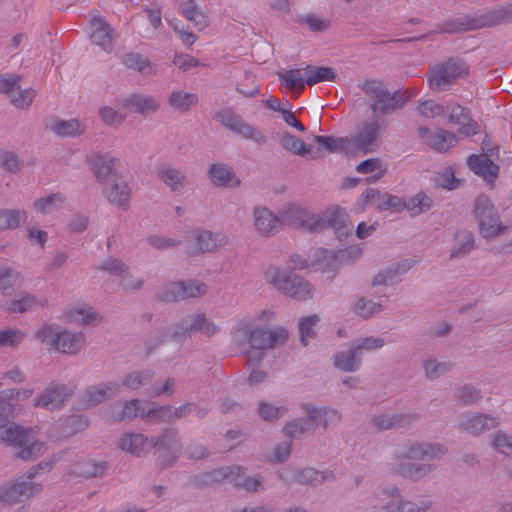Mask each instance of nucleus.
<instances>
[{"instance_id": "nucleus-45", "label": "nucleus", "mask_w": 512, "mask_h": 512, "mask_svg": "<svg viewBox=\"0 0 512 512\" xmlns=\"http://www.w3.org/2000/svg\"><path fill=\"white\" fill-rule=\"evenodd\" d=\"M66 198L62 193H52L47 197H41L34 201L33 207L42 214H49L59 210Z\"/></svg>"}, {"instance_id": "nucleus-1", "label": "nucleus", "mask_w": 512, "mask_h": 512, "mask_svg": "<svg viewBox=\"0 0 512 512\" xmlns=\"http://www.w3.org/2000/svg\"><path fill=\"white\" fill-rule=\"evenodd\" d=\"M512 23V1L497 5L484 13L464 14L445 20L432 33L458 34Z\"/></svg>"}, {"instance_id": "nucleus-50", "label": "nucleus", "mask_w": 512, "mask_h": 512, "mask_svg": "<svg viewBox=\"0 0 512 512\" xmlns=\"http://www.w3.org/2000/svg\"><path fill=\"white\" fill-rule=\"evenodd\" d=\"M481 398V390L471 384L463 385L455 391L456 402L462 407L475 405Z\"/></svg>"}, {"instance_id": "nucleus-5", "label": "nucleus", "mask_w": 512, "mask_h": 512, "mask_svg": "<svg viewBox=\"0 0 512 512\" xmlns=\"http://www.w3.org/2000/svg\"><path fill=\"white\" fill-rule=\"evenodd\" d=\"M226 480L248 492H257L262 487L263 478L259 474L254 477L245 475L241 466L221 467L207 472L202 476V482L205 485L222 483Z\"/></svg>"}, {"instance_id": "nucleus-51", "label": "nucleus", "mask_w": 512, "mask_h": 512, "mask_svg": "<svg viewBox=\"0 0 512 512\" xmlns=\"http://www.w3.org/2000/svg\"><path fill=\"white\" fill-rule=\"evenodd\" d=\"M456 143V135L444 129H439L428 141V145L438 152H445L449 148L455 146Z\"/></svg>"}, {"instance_id": "nucleus-14", "label": "nucleus", "mask_w": 512, "mask_h": 512, "mask_svg": "<svg viewBox=\"0 0 512 512\" xmlns=\"http://www.w3.org/2000/svg\"><path fill=\"white\" fill-rule=\"evenodd\" d=\"M90 168L102 185L110 184L122 178L119 172L120 160L108 154H94L89 159Z\"/></svg>"}, {"instance_id": "nucleus-22", "label": "nucleus", "mask_w": 512, "mask_h": 512, "mask_svg": "<svg viewBox=\"0 0 512 512\" xmlns=\"http://www.w3.org/2000/svg\"><path fill=\"white\" fill-rule=\"evenodd\" d=\"M380 125L376 120L364 122L353 138L354 145L364 152H373L378 147Z\"/></svg>"}, {"instance_id": "nucleus-64", "label": "nucleus", "mask_w": 512, "mask_h": 512, "mask_svg": "<svg viewBox=\"0 0 512 512\" xmlns=\"http://www.w3.org/2000/svg\"><path fill=\"white\" fill-rule=\"evenodd\" d=\"M492 445L498 452L507 456L512 455V436L498 431L493 437Z\"/></svg>"}, {"instance_id": "nucleus-48", "label": "nucleus", "mask_w": 512, "mask_h": 512, "mask_svg": "<svg viewBox=\"0 0 512 512\" xmlns=\"http://www.w3.org/2000/svg\"><path fill=\"white\" fill-rule=\"evenodd\" d=\"M94 269L106 272L118 279L129 272V266L121 259L114 256H108L99 265L95 266Z\"/></svg>"}, {"instance_id": "nucleus-23", "label": "nucleus", "mask_w": 512, "mask_h": 512, "mask_svg": "<svg viewBox=\"0 0 512 512\" xmlns=\"http://www.w3.org/2000/svg\"><path fill=\"white\" fill-rule=\"evenodd\" d=\"M121 450L141 457L153 449V439L141 433H125L119 439Z\"/></svg>"}, {"instance_id": "nucleus-39", "label": "nucleus", "mask_w": 512, "mask_h": 512, "mask_svg": "<svg viewBox=\"0 0 512 512\" xmlns=\"http://www.w3.org/2000/svg\"><path fill=\"white\" fill-rule=\"evenodd\" d=\"M180 13L199 29H203L207 26V16L195 3V0H187L181 2Z\"/></svg>"}, {"instance_id": "nucleus-4", "label": "nucleus", "mask_w": 512, "mask_h": 512, "mask_svg": "<svg viewBox=\"0 0 512 512\" xmlns=\"http://www.w3.org/2000/svg\"><path fill=\"white\" fill-rule=\"evenodd\" d=\"M468 73V66L461 58L450 57L431 67L427 79L431 90L442 92L448 90L453 83Z\"/></svg>"}, {"instance_id": "nucleus-44", "label": "nucleus", "mask_w": 512, "mask_h": 512, "mask_svg": "<svg viewBox=\"0 0 512 512\" xmlns=\"http://www.w3.org/2000/svg\"><path fill=\"white\" fill-rule=\"evenodd\" d=\"M422 367L425 377L430 381H434L450 372L454 367V363L451 361L441 362L435 358H428L423 362Z\"/></svg>"}, {"instance_id": "nucleus-40", "label": "nucleus", "mask_w": 512, "mask_h": 512, "mask_svg": "<svg viewBox=\"0 0 512 512\" xmlns=\"http://www.w3.org/2000/svg\"><path fill=\"white\" fill-rule=\"evenodd\" d=\"M474 248L472 232L460 230L455 234V244L451 249L450 259L466 256Z\"/></svg>"}, {"instance_id": "nucleus-63", "label": "nucleus", "mask_w": 512, "mask_h": 512, "mask_svg": "<svg viewBox=\"0 0 512 512\" xmlns=\"http://www.w3.org/2000/svg\"><path fill=\"white\" fill-rule=\"evenodd\" d=\"M194 321L191 327L194 328L195 332H201L207 337H211L218 331V326L207 319L203 314H193Z\"/></svg>"}, {"instance_id": "nucleus-58", "label": "nucleus", "mask_w": 512, "mask_h": 512, "mask_svg": "<svg viewBox=\"0 0 512 512\" xmlns=\"http://www.w3.org/2000/svg\"><path fill=\"white\" fill-rule=\"evenodd\" d=\"M320 321L318 315H311L304 317L299 322V333H300V341L303 345H307L310 339L315 338L316 332L314 327Z\"/></svg>"}, {"instance_id": "nucleus-42", "label": "nucleus", "mask_w": 512, "mask_h": 512, "mask_svg": "<svg viewBox=\"0 0 512 512\" xmlns=\"http://www.w3.org/2000/svg\"><path fill=\"white\" fill-rule=\"evenodd\" d=\"M27 220V213L22 209H0V231L18 228Z\"/></svg>"}, {"instance_id": "nucleus-61", "label": "nucleus", "mask_w": 512, "mask_h": 512, "mask_svg": "<svg viewBox=\"0 0 512 512\" xmlns=\"http://www.w3.org/2000/svg\"><path fill=\"white\" fill-rule=\"evenodd\" d=\"M434 181L437 187L448 190L457 189L461 183V180L455 177L454 169L451 166H448L442 172L437 173Z\"/></svg>"}, {"instance_id": "nucleus-59", "label": "nucleus", "mask_w": 512, "mask_h": 512, "mask_svg": "<svg viewBox=\"0 0 512 512\" xmlns=\"http://www.w3.org/2000/svg\"><path fill=\"white\" fill-rule=\"evenodd\" d=\"M158 298L163 302L183 301L181 281L165 284L158 293Z\"/></svg>"}, {"instance_id": "nucleus-3", "label": "nucleus", "mask_w": 512, "mask_h": 512, "mask_svg": "<svg viewBox=\"0 0 512 512\" xmlns=\"http://www.w3.org/2000/svg\"><path fill=\"white\" fill-rule=\"evenodd\" d=\"M0 441L18 449L16 457L25 461L37 458L43 447V443L35 439L31 429L14 422L0 424Z\"/></svg>"}, {"instance_id": "nucleus-47", "label": "nucleus", "mask_w": 512, "mask_h": 512, "mask_svg": "<svg viewBox=\"0 0 512 512\" xmlns=\"http://www.w3.org/2000/svg\"><path fill=\"white\" fill-rule=\"evenodd\" d=\"M20 272L12 267L0 268V292L3 295H9L10 290L19 287L22 284Z\"/></svg>"}, {"instance_id": "nucleus-33", "label": "nucleus", "mask_w": 512, "mask_h": 512, "mask_svg": "<svg viewBox=\"0 0 512 512\" xmlns=\"http://www.w3.org/2000/svg\"><path fill=\"white\" fill-rule=\"evenodd\" d=\"M334 367L344 372H355L360 368L361 356L351 343L347 351L338 352L333 355Z\"/></svg>"}, {"instance_id": "nucleus-56", "label": "nucleus", "mask_w": 512, "mask_h": 512, "mask_svg": "<svg viewBox=\"0 0 512 512\" xmlns=\"http://www.w3.org/2000/svg\"><path fill=\"white\" fill-rule=\"evenodd\" d=\"M197 244L193 247H189L187 253L196 254L200 252H210L217 246V240L215 236L206 230L200 231L196 235Z\"/></svg>"}, {"instance_id": "nucleus-37", "label": "nucleus", "mask_w": 512, "mask_h": 512, "mask_svg": "<svg viewBox=\"0 0 512 512\" xmlns=\"http://www.w3.org/2000/svg\"><path fill=\"white\" fill-rule=\"evenodd\" d=\"M303 71L307 77L306 84L309 86H313L324 81H334L337 77L335 70L332 67L327 66L307 65L303 68Z\"/></svg>"}, {"instance_id": "nucleus-41", "label": "nucleus", "mask_w": 512, "mask_h": 512, "mask_svg": "<svg viewBox=\"0 0 512 512\" xmlns=\"http://www.w3.org/2000/svg\"><path fill=\"white\" fill-rule=\"evenodd\" d=\"M154 375L155 372L151 369L132 371L123 377L121 386L131 390H137L140 387L150 384Z\"/></svg>"}, {"instance_id": "nucleus-9", "label": "nucleus", "mask_w": 512, "mask_h": 512, "mask_svg": "<svg viewBox=\"0 0 512 512\" xmlns=\"http://www.w3.org/2000/svg\"><path fill=\"white\" fill-rule=\"evenodd\" d=\"M153 448L157 449V464L161 468L171 467L175 464L183 450V444L175 428H166L161 436H152Z\"/></svg>"}, {"instance_id": "nucleus-43", "label": "nucleus", "mask_w": 512, "mask_h": 512, "mask_svg": "<svg viewBox=\"0 0 512 512\" xmlns=\"http://www.w3.org/2000/svg\"><path fill=\"white\" fill-rule=\"evenodd\" d=\"M403 206L404 210L409 211L412 216H417L429 211L433 207V200L426 193L420 191L407 200H403Z\"/></svg>"}, {"instance_id": "nucleus-12", "label": "nucleus", "mask_w": 512, "mask_h": 512, "mask_svg": "<svg viewBox=\"0 0 512 512\" xmlns=\"http://www.w3.org/2000/svg\"><path fill=\"white\" fill-rule=\"evenodd\" d=\"M42 485L17 478L0 486V503L14 505L37 495Z\"/></svg>"}, {"instance_id": "nucleus-27", "label": "nucleus", "mask_w": 512, "mask_h": 512, "mask_svg": "<svg viewBox=\"0 0 512 512\" xmlns=\"http://www.w3.org/2000/svg\"><path fill=\"white\" fill-rule=\"evenodd\" d=\"M467 165L476 175L481 176L488 183L494 182L499 172V166L483 154L470 155L467 159Z\"/></svg>"}, {"instance_id": "nucleus-17", "label": "nucleus", "mask_w": 512, "mask_h": 512, "mask_svg": "<svg viewBox=\"0 0 512 512\" xmlns=\"http://www.w3.org/2000/svg\"><path fill=\"white\" fill-rule=\"evenodd\" d=\"M421 419V415L414 411L394 414H378L371 418V422L376 430L386 431L391 429L408 428L414 422Z\"/></svg>"}, {"instance_id": "nucleus-16", "label": "nucleus", "mask_w": 512, "mask_h": 512, "mask_svg": "<svg viewBox=\"0 0 512 512\" xmlns=\"http://www.w3.org/2000/svg\"><path fill=\"white\" fill-rule=\"evenodd\" d=\"M301 407L306 414L312 433L317 428L326 430L330 424H338L342 419L341 414L334 408L317 407L308 403L302 404Z\"/></svg>"}, {"instance_id": "nucleus-32", "label": "nucleus", "mask_w": 512, "mask_h": 512, "mask_svg": "<svg viewBox=\"0 0 512 512\" xmlns=\"http://www.w3.org/2000/svg\"><path fill=\"white\" fill-rule=\"evenodd\" d=\"M103 189L107 200L119 207L125 206L129 201L130 189L123 178L106 184Z\"/></svg>"}, {"instance_id": "nucleus-53", "label": "nucleus", "mask_w": 512, "mask_h": 512, "mask_svg": "<svg viewBox=\"0 0 512 512\" xmlns=\"http://www.w3.org/2000/svg\"><path fill=\"white\" fill-rule=\"evenodd\" d=\"M106 470V462L97 463L93 460L82 461L74 466V472L85 478L102 476Z\"/></svg>"}, {"instance_id": "nucleus-25", "label": "nucleus", "mask_w": 512, "mask_h": 512, "mask_svg": "<svg viewBox=\"0 0 512 512\" xmlns=\"http://www.w3.org/2000/svg\"><path fill=\"white\" fill-rule=\"evenodd\" d=\"M91 28L92 42L100 46L104 51L111 52L115 40L113 28L101 16L92 19Z\"/></svg>"}, {"instance_id": "nucleus-18", "label": "nucleus", "mask_w": 512, "mask_h": 512, "mask_svg": "<svg viewBox=\"0 0 512 512\" xmlns=\"http://www.w3.org/2000/svg\"><path fill=\"white\" fill-rule=\"evenodd\" d=\"M121 392V384L115 381L102 382L87 387L83 393L82 402L87 407H95L107 400L113 399Z\"/></svg>"}, {"instance_id": "nucleus-21", "label": "nucleus", "mask_w": 512, "mask_h": 512, "mask_svg": "<svg viewBox=\"0 0 512 512\" xmlns=\"http://www.w3.org/2000/svg\"><path fill=\"white\" fill-rule=\"evenodd\" d=\"M69 395L70 390L67 385L52 383L37 397L34 406L54 410L59 408Z\"/></svg>"}, {"instance_id": "nucleus-19", "label": "nucleus", "mask_w": 512, "mask_h": 512, "mask_svg": "<svg viewBox=\"0 0 512 512\" xmlns=\"http://www.w3.org/2000/svg\"><path fill=\"white\" fill-rule=\"evenodd\" d=\"M317 214L310 213L307 209L299 205L290 204L286 206L278 216L280 226L288 224L296 228H302L309 232L312 230V224Z\"/></svg>"}, {"instance_id": "nucleus-7", "label": "nucleus", "mask_w": 512, "mask_h": 512, "mask_svg": "<svg viewBox=\"0 0 512 512\" xmlns=\"http://www.w3.org/2000/svg\"><path fill=\"white\" fill-rule=\"evenodd\" d=\"M473 215L476 218L481 235L490 240L506 230V227L500 224L498 212L485 194H480L474 202Z\"/></svg>"}, {"instance_id": "nucleus-13", "label": "nucleus", "mask_w": 512, "mask_h": 512, "mask_svg": "<svg viewBox=\"0 0 512 512\" xmlns=\"http://www.w3.org/2000/svg\"><path fill=\"white\" fill-rule=\"evenodd\" d=\"M447 454V448L437 442H413L404 447L398 459L409 461H435Z\"/></svg>"}, {"instance_id": "nucleus-10", "label": "nucleus", "mask_w": 512, "mask_h": 512, "mask_svg": "<svg viewBox=\"0 0 512 512\" xmlns=\"http://www.w3.org/2000/svg\"><path fill=\"white\" fill-rule=\"evenodd\" d=\"M213 118L233 133L251 139L258 144L266 143L267 138L259 129L246 122L230 108L217 111Z\"/></svg>"}, {"instance_id": "nucleus-34", "label": "nucleus", "mask_w": 512, "mask_h": 512, "mask_svg": "<svg viewBox=\"0 0 512 512\" xmlns=\"http://www.w3.org/2000/svg\"><path fill=\"white\" fill-rule=\"evenodd\" d=\"M40 304L39 300L32 294L21 292L17 297L6 302L5 310L11 314H22L32 311Z\"/></svg>"}, {"instance_id": "nucleus-2", "label": "nucleus", "mask_w": 512, "mask_h": 512, "mask_svg": "<svg viewBox=\"0 0 512 512\" xmlns=\"http://www.w3.org/2000/svg\"><path fill=\"white\" fill-rule=\"evenodd\" d=\"M359 87L371 100L369 107L374 118L388 116L402 109L411 96L408 90L403 93L400 90L390 92L378 79L366 80Z\"/></svg>"}, {"instance_id": "nucleus-24", "label": "nucleus", "mask_w": 512, "mask_h": 512, "mask_svg": "<svg viewBox=\"0 0 512 512\" xmlns=\"http://www.w3.org/2000/svg\"><path fill=\"white\" fill-rule=\"evenodd\" d=\"M437 469V465L426 462H402L394 468V473L412 482H419Z\"/></svg>"}, {"instance_id": "nucleus-20", "label": "nucleus", "mask_w": 512, "mask_h": 512, "mask_svg": "<svg viewBox=\"0 0 512 512\" xmlns=\"http://www.w3.org/2000/svg\"><path fill=\"white\" fill-rule=\"evenodd\" d=\"M287 339L288 331L282 327L274 331L255 328L249 335V343L251 347L257 350H265L277 344H284Z\"/></svg>"}, {"instance_id": "nucleus-6", "label": "nucleus", "mask_w": 512, "mask_h": 512, "mask_svg": "<svg viewBox=\"0 0 512 512\" xmlns=\"http://www.w3.org/2000/svg\"><path fill=\"white\" fill-rule=\"evenodd\" d=\"M36 336L54 350L70 355L76 354L80 350L84 340L82 333L61 330L54 325H44L37 331Z\"/></svg>"}, {"instance_id": "nucleus-57", "label": "nucleus", "mask_w": 512, "mask_h": 512, "mask_svg": "<svg viewBox=\"0 0 512 512\" xmlns=\"http://www.w3.org/2000/svg\"><path fill=\"white\" fill-rule=\"evenodd\" d=\"M193 321V314L182 318L177 324H175L170 338L173 341L180 343L184 339L191 337L193 333H196L194 328L191 327Z\"/></svg>"}, {"instance_id": "nucleus-54", "label": "nucleus", "mask_w": 512, "mask_h": 512, "mask_svg": "<svg viewBox=\"0 0 512 512\" xmlns=\"http://www.w3.org/2000/svg\"><path fill=\"white\" fill-rule=\"evenodd\" d=\"M283 433L288 438H301L305 434H313L306 416L287 422L283 427Z\"/></svg>"}, {"instance_id": "nucleus-60", "label": "nucleus", "mask_w": 512, "mask_h": 512, "mask_svg": "<svg viewBox=\"0 0 512 512\" xmlns=\"http://www.w3.org/2000/svg\"><path fill=\"white\" fill-rule=\"evenodd\" d=\"M288 411L285 406H274L266 401H261L258 407L260 417L268 422H273L283 417Z\"/></svg>"}, {"instance_id": "nucleus-11", "label": "nucleus", "mask_w": 512, "mask_h": 512, "mask_svg": "<svg viewBox=\"0 0 512 512\" xmlns=\"http://www.w3.org/2000/svg\"><path fill=\"white\" fill-rule=\"evenodd\" d=\"M327 227L332 228L340 240L347 237L352 231L349 215L343 208L338 206L328 208L323 217L317 215L312 224L314 232L322 231Z\"/></svg>"}, {"instance_id": "nucleus-55", "label": "nucleus", "mask_w": 512, "mask_h": 512, "mask_svg": "<svg viewBox=\"0 0 512 512\" xmlns=\"http://www.w3.org/2000/svg\"><path fill=\"white\" fill-rule=\"evenodd\" d=\"M384 310L381 303L375 302L366 297H360L354 304L353 311L360 317L367 319Z\"/></svg>"}, {"instance_id": "nucleus-29", "label": "nucleus", "mask_w": 512, "mask_h": 512, "mask_svg": "<svg viewBox=\"0 0 512 512\" xmlns=\"http://www.w3.org/2000/svg\"><path fill=\"white\" fill-rule=\"evenodd\" d=\"M123 106L133 113H138L146 117L156 112L160 105L152 96L135 93L123 100Z\"/></svg>"}, {"instance_id": "nucleus-15", "label": "nucleus", "mask_w": 512, "mask_h": 512, "mask_svg": "<svg viewBox=\"0 0 512 512\" xmlns=\"http://www.w3.org/2000/svg\"><path fill=\"white\" fill-rule=\"evenodd\" d=\"M498 418L481 412H466L460 417L457 428L475 437L499 426Z\"/></svg>"}, {"instance_id": "nucleus-35", "label": "nucleus", "mask_w": 512, "mask_h": 512, "mask_svg": "<svg viewBox=\"0 0 512 512\" xmlns=\"http://www.w3.org/2000/svg\"><path fill=\"white\" fill-rule=\"evenodd\" d=\"M122 62L128 69L138 71L144 75H152L156 73L155 66L147 57L140 53H127L123 56Z\"/></svg>"}, {"instance_id": "nucleus-49", "label": "nucleus", "mask_w": 512, "mask_h": 512, "mask_svg": "<svg viewBox=\"0 0 512 512\" xmlns=\"http://www.w3.org/2000/svg\"><path fill=\"white\" fill-rule=\"evenodd\" d=\"M197 102L198 97L196 94L181 90L173 91L168 98L169 105L180 112L188 111Z\"/></svg>"}, {"instance_id": "nucleus-31", "label": "nucleus", "mask_w": 512, "mask_h": 512, "mask_svg": "<svg viewBox=\"0 0 512 512\" xmlns=\"http://www.w3.org/2000/svg\"><path fill=\"white\" fill-rule=\"evenodd\" d=\"M157 175L172 192L180 191L186 185V176L172 165H161L157 169Z\"/></svg>"}, {"instance_id": "nucleus-28", "label": "nucleus", "mask_w": 512, "mask_h": 512, "mask_svg": "<svg viewBox=\"0 0 512 512\" xmlns=\"http://www.w3.org/2000/svg\"><path fill=\"white\" fill-rule=\"evenodd\" d=\"M253 216L254 226L258 233L263 236L275 234L280 227L278 216L266 207H256Z\"/></svg>"}, {"instance_id": "nucleus-52", "label": "nucleus", "mask_w": 512, "mask_h": 512, "mask_svg": "<svg viewBox=\"0 0 512 512\" xmlns=\"http://www.w3.org/2000/svg\"><path fill=\"white\" fill-rule=\"evenodd\" d=\"M51 130L60 137H75L84 132V128L77 119L57 120Z\"/></svg>"}, {"instance_id": "nucleus-30", "label": "nucleus", "mask_w": 512, "mask_h": 512, "mask_svg": "<svg viewBox=\"0 0 512 512\" xmlns=\"http://www.w3.org/2000/svg\"><path fill=\"white\" fill-rule=\"evenodd\" d=\"M413 264V261L410 259L392 263L374 276L372 286L391 285L396 277L406 274L412 268Z\"/></svg>"}, {"instance_id": "nucleus-26", "label": "nucleus", "mask_w": 512, "mask_h": 512, "mask_svg": "<svg viewBox=\"0 0 512 512\" xmlns=\"http://www.w3.org/2000/svg\"><path fill=\"white\" fill-rule=\"evenodd\" d=\"M208 177L215 187L236 188L241 185V180L236 177L234 171L225 163H214L209 166Z\"/></svg>"}, {"instance_id": "nucleus-46", "label": "nucleus", "mask_w": 512, "mask_h": 512, "mask_svg": "<svg viewBox=\"0 0 512 512\" xmlns=\"http://www.w3.org/2000/svg\"><path fill=\"white\" fill-rule=\"evenodd\" d=\"M302 70L303 69L283 70L279 71L277 75L283 85L299 94L304 90L306 84V79H304L301 74Z\"/></svg>"}, {"instance_id": "nucleus-38", "label": "nucleus", "mask_w": 512, "mask_h": 512, "mask_svg": "<svg viewBox=\"0 0 512 512\" xmlns=\"http://www.w3.org/2000/svg\"><path fill=\"white\" fill-rule=\"evenodd\" d=\"M141 401L139 399L126 400L123 403L122 409L117 412L108 413L107 419L111 423L122 421H132L138 417L140 412Z\"/></svg>"}, {"instance_id": "nucleus-62", "label": "nucleus", "mask_w": 512, "mask_h": 512, "mask_svg": "<svg viewBox=\"0 0 512 512\" xmlns=\"http://www.w3.org/2000/svg\"><path fill=\"white\" fill-rule=\"evenodd\" d=\"M314 140L329 152L344 150L348 147V139L334 136H315Z\"/></svg>"}, {"instance_id": "nucleus-8", "label": "nucleus", "mask_w": 512, "mask_h": 512, "mask_svg": "<svg viewBox=\"0 0 512 512\" xmlns=\"http://www.w3.org/2000/svg\"><path fill=\"white\" fill-rule=\"evenodd\" d=\"M266 275L275 289L286 296L297 300H306L312 296L310 284L297 274L271 268Z\"/></svg>"}, {"instance_id": "nucleus-36", "label": "nucleus", "mask_w": 512, "mask_h": 512, "mask_svg": "<svg viewBox=\"0 0 512 512\" xmlns=\"http://www.w3.org/2000/svg\"><path fill=\"white\" fill-rule=\"evenodd\" d=\"M278 142L285 150L295 155L306 156L312 151V146L286 131L278 134Z\"/></svg>"}]
</instances>
